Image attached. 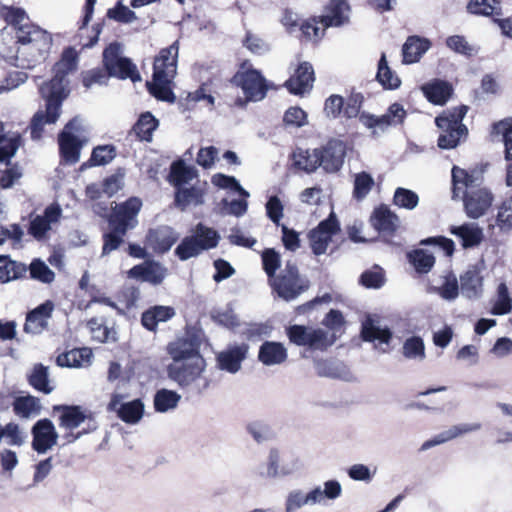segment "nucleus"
<instances>
[{
    "mask_svg": "<svg viewBox=\"0 0 512 512\" xmlns=\"http://www.w3.org/2000/svg\"><path fill=\"white\" fill-rule=\"evenodd\" d=\"M115 157V148L112 145L98 146L93 149L91 157L86 165L100 166L111 162Z\"/></svg>",
    "mask_w": 512,
    "mask_h": 512,
    "instance_id": "61",
    "label": "nucleus"
},
{
    "mask_svg": "<svg viewBox=\"0 0 512 512\" xmlns=\"http://www.w3.org/2000/svg\"><path fill=\"white\" fill-rule=\"evenodd\" d=\"M219 240L220 235L216 230L199 223L192 235L182 239L175 249V255L181 261H186L197 257L203 251L215 248Z\"/></svg>",
    "mask_w": 512,
    "mask_h": 512,
    "instance_id": "10",
    "label": "nucleus"
},
{
    "mask_svg": "<svg viewBox=\"0 0 512 512\" xmlns=\"http://www.w3.org/2000/svg\"><path fill=\"white\" fill-rule=\"evenodd\" d=\"M314 82V70L310 63L299 64L294 74L285 82L288 91L295 95H302L311 90Z\"/></svg>",
    "mask_w": 512,
    "mask_h": 512,
    "instance_id": "26",
    "label": "nucleus"
},
{
    "mask_svg": "<svg viewBox=\"0 0 512 512\" xmlns=\"http://www.w3.org/2000/svg\"><path fill=\"white\" fill-rule=\"evenodd\" d=\"M1 16L8 27L0 33V57L12 66L31 69L50 50V34L31 24L22 8L3 7Z\"/></svg>",
    "mask_w": 512,
    "mask_h": 512,
    "instance_id": "2",
    "label": "nucleus"
},
{
    "mask_svg": "<svg viewBox=\"0 0 512 512\" xmlns=\"http://www.w3.org/2000/svg\"><path fill=\"white\" fill-rule=\"evenodd\" d=\"M29 384L36 390L44 394H50L53 391V386L49 382L48 367L37 364L34 366L31 374L29 375Z\"/></svg>",
    "mask_w": 512,
    "mask_h": 512,
    "instance_id": "47",
    "label": "nucleus"
},
{
    "mask_svg": "<svg viewBox=\"0 0 512 512\" xmlns=\"http://www.w3.org/2000/svg\"><path fill=\"white\" fill-rule=\"evenodd\" d=\"M258 358L264 365H278L287 359V350L282 343L266 341L260 346Z\"/></svg>",
    "mask_w": 512,
    "mask_h": 512,
    "instance_id": "34",
    "label": "nucleus"
},
{
    "mask_svg": "<svg viewBox=\"0 0 512 512\" xmlns=\"http://www.w3.org/2000/svg\"><path fill=\"white\" fill-rule=\"evenodd\" d=\"M53 310L54 303L47 300L30 311L26 317L24 331L30 334H40L43 332L48 327Z\"/></svg>",
    "mask_w": 512,
    "mask_h": 512,
    "instance_id": "25",
    "label": "nucleus"
},
{
    "mask_svg": "<svg viewBox=\"0 0 512 512\" xmlns=\"http://www.w3.org/2000/svg\"><path fill=\"white\" fill-rule=\"evenodd\" d=\"M269 282L278 296L286 301L296 299L309 287L308 280L300 277L296 264L290 261L285 264L280 274Z\"/></svg>",
    "mask_w": 512,
    "mask_h": 512,
    "instance_id": "11",
    "label": "nucleus"
},
{
    "mask_svg": "<svg viewBox=\"0 0 512 512\" xmlns=\"http://www.w3.org/2000/svg\"><path fill=\"white\" fill-rule=\"evenodd\" d=\"M233 83L243 90L247 100L260 101L267 93L268 84L260 71L252 68L242 69L233 77Z\"/></svg>",
    "mask_w": 512,
    "mask_h": 512,
    "instance_id": "15",
    "label": "nucleus"
},
{
    "mask_svg": "<svg viewBox=\"0 0 512 512\" xmlns=\"http://www.w3.org/2000/svg\"><path fill=\"white\" fill-rule=\"evenodd\" d=\"M483 182L481 171H466L457 166L452 168L453 199L463 200L464 211L468 218L478 219L484 216L494 202L493 193Z\"/></svg>",
    "mask_w": 512,
    "mask_h": 512,
    "instance_id": "5",
    "label": "nucleus"
},
{
    "mask_svg": "<svg viewBox=\"0 0 512 512\" xmlns=\"http://www.w3.org/2000/svg\"><path fill=\"white\" fill-rule=\"evenodd\" d=\"M286 333L291 343L309 350L325 351L335 343V336L323 328L292 325L287 328Z\"/></svg>",
    "mask_w": 512,
    "mask_h": 512,
    "instance_id": "13",
    "label": "nucleus"
},
{
    "mask_svg": "<svg viewBox=\"0 0 512 512\" xmlns=\"http://www.w3.org/2000/svg\"><path fill=\"white\" fill-rule=\"evenodd\" d=\"M374 185V178L368 172L362 171L355 174L353 183V197L358 201L365 199Z\"/></svg>",
    "mask_w": 512,
    "mask_h": 512,
    "instance_id": "50",
    "label": "nucleus"
},
{
    "mask_svg": "<svg viewBox=\"0 0 512 512\" xmlns=\"http://www.w3.org/2000/svg\"><path fill=\"white\" fill-rule=\"evenodd\" d=\"M58 141L63 159L68 163H76L80 158V150L87 141L82 119L75 117L69 121L59 135Z\"/></svg>",
    "mask_w": 512,
    "mask_h": 512,
    "instance_id": "12",
    "label": "nucleus"
},
{
    "mask_svg": "<svg viewBox=\"0 0 512 512\" xmlns=\"http://www.w3.org/2000/svg\"><path fill=\"white\" fill-rule=\"evenodd\" d=\"M362 336L366 341H379L380 344L388 345L392 332L387 327L379 326L374 320L368 318L362 326Z\"/></svg>",
    "mask_w": 512,
    "mask_h": 512,
    "instance_id": "41",
    "label": "nucleus"
},
{
    "mask_svg": "<svg viewBox=\"0 0 512 512\" xmlns=\"http://www.w3.org/2000/svg\"><path fill=\"white\" fill-rule=\"evenodd\" d=\"M211 182L214 186L219 187L221 189H228L237 192L243 198L249 197V193L239 184V182L233 176H227L220 173L215 174L213 175Z\"/></svg>",
    "mask_w": 512,
    "mask_h": 512,
    "instance_id": "60",
    "label": "nucleus"
},
{
    "mask_svg": "<svg viewBox=\"0 0 512 512\" xmlns=\"http://www.w3.org/2000/svg\"><path fill=\"white\" fill-rule=\"evenodd\" d=\"M430 46L431 42L427 38L419 36L408 37L402 47L403 62L406 64L418 62Z\"/></svg>",
    "mask_w": 512,
    "mask_h": 512,
    "instance_id": "31",
    "label": "nucleus"
},
{
    "mask_svg": "<svg viewBox=\"0 0 512 512\" xmlns=\"http://www.w3.org/2000/svg\"><path fill=\"white\" fill-rule=\"evenodd\" d=\"M32 448L38 454H44L52 449L58 440V433L54 424L49 419L38 420L31 430Z\"/></svg>",
    "mask_w": 512,
    "mask_h": 512,
    "instance_id": "19",
    "label": "nucleus"
},
{
    "mask_svg": "<svg viewBox=\"0 0 512 512\" xmlns=\"http://www.w3.org/2000/svg\"><path fill=\"white\" fill-rule=\"evenodd\" d=\"M360 283L370 289H379L385 283L384 270L379 266H374L364 271L360 276Z\"/></svg>",
    "mask_w": 512,
    "mask_h": 512,
    "instance_id": "57",
    "label": "nucleus"
},
{
    "mask_svg": "<svg viewBox=\"0 0 512 512\" xmlns=\"http://www.w3.org/2000/svg\"><path fill=\"white\" fill-rule=\"evenodd\" d=\"M408 258L410 263L419 273H428L435 263L434 256L422 249L409 253Z\"/></svg>",
    "mask_w": 512,
    "mask_h": 512,
    "instance_id": "52",
    "label": "nucleus"
},
{
    "mask_svg": "<svg viewBox=\"0 0 512 512\" xmlns=\"http://www.w3.org/2000/svg\"><path fill=\"white\" fill-rule=\"evenodd\" d=\"M104 67L112 77L131 79L133 82L140 79L136 66L130 59L122 56V48L118 43H111L103 52Z\"/></svg>",
    "mask_w": 512,
    "mask_h": 512,
    "instance_id": "14",
    "label": "nucleus"
},
{
    "mask_svg": "<svg viewBox=\"0 0 512 512\" xmlns=\"http://www.w3.org/2000/svg\"><path fill=\"white\" fill-rule=\"evenodd\" d=\"M54 410L60 413L59 426L69 431L63 436L67 444L97 428L92 414L80 406L59 405Z\"/></svg>",
    "mask_w": 512,
    "mask_h": 512,
    "instance_id": "8",
    "label": "nucleus"
},
{
    "mask_svg": "<svg viewBox=\"0 0 512 512\" xmlns=\"http://www.w3.org/2000/svg\"><path fill=\"white\" fill-rule=\"evenodd\" d=\"M393 203L399 208L413 210L419 203V197L414 191L399 187L394 192Z\"/></svg>",
    "mask_w": 512,
    "mask_h": 512,
    "instance_id": "56",
    "label": "nucleus"
},
{
    "mask_svg": "<svg viewBox=\"0 0 512 512\" xmlns=\"http://www.w3.org/2000/svg\"><path fill=\"white\" fill-rule=\"evenodd\" d=\"M179 52L178 41L160 50L154 60L153 79L147 83L150 93L159 100L174 102L175 96L170 88L177 71Z\"/></svg>",
    "mask_w": 512,
    "mask_h": 512,
    "instance_id": "6",
    "label": "nucleus"
},
{
    "mask_svg": "<svg viewBox=\"0 0 512 512\" xmlns=\"http://www.w3.org/2000/svg\"><path fill=\"white\" fill-rule=\"evenodd\" d=\"M342 494V486L337 480H328L322 486H315L305 493L301 489L291 490L285 499V512H295L306 505H324L334 501Z\"/></svg>",
    "mask_w": 512,
    "mask_h": 512,
    "instance_id": "7",
    "label": "nucleus"
},
{
    "mask_svg": "<svg viewBox=\"0 0 512 512\" xmlns=\"http://www.w3.org/2000/svg\"><path fill=\"white\" fill-rule=\"evenodd\" d=\"M141 207L142 201L138 197H130L125 202L117 204L113 209L110 225L116 231L126 234L128 229H132L137 225V215Z\"/></svg>",
    "mask_w": 512,
    "mask_h": 512,
    "instance_id": "16",
    "label": "nucleus"
},
{
    "mask_svg": "<svg viewBox=\"0 0 512 512\" xmlns=\"http://www.w3.org/2000/svg\"><path fill=\"white\" fill-rule=\"evenodd\" d=\"M14 413L23 419H28L40 413L41 405L39 399L33 396L17 397L13 402Z\"/></svg>",
    "mask_w": 512,
    "mask_h": 512,
    "instance_id": "42",
    "label": "nucleus"
},
{
    "mask_svg": "<svg viewBox=\"0 0 512 512\" xmlns=\"http://www.w3.org/2000/svg\"><path fill=\"white\" fill-rule=\"evenodd\" d=\"M124 395L113 394L108 404V410L116 412L117 416L129 424L138 423L144 413V405L141 400L136 399L130 402H124Z\"/></svg>",
    "mask_w": 512,
    "mask_h": 512,
    "instance_id": "20",
    "label": "nucleus"
},
{
    "mask_svg": "<svg viewBox=\"0 0 512 512\" xmlns=\"http://www.w3.org/2000/svg\"><path fill=\"white\" fill-rule=\"evenodd\" d=\"M511 308L512 299L509 295L508 288L505 283H501L497 288V298L491 312L494 315H504L509 313Z\"/></svg>",
    "mask_w": 512,
    "mask_h": 512,
    "instance_id": "59",
    "label": "nucleus"
},
{
    "mask_svg": "<svg viewBox=\"0 0 512 512\" xmlns=\"http://www.w3.org/2000/svg\"><path fill=\"white\" fill-rule=\"evenodd\" d=\"M174 315L175 310L173 307L156 305L143 312L141 322L146 329L155 331L158 323L166 322L174 317Z\"/></svg>",
    "mask_w": 512,
    "mask_h": 512,
    "instance_id": "37",
    "label": "nucleus"
},
{
    "mask_svg": "<svg viewBox=\"0 0 512 512\" xmlns=\"http://www.w3.org/2000/svg\"><path fill=\"white\" fill-rule=\"evenodd\" d=\"M406 117V110L399 103H393L389 106L387 112L381 116L362 113L359 117L360 122L372 130L374 135L378 131L383 132L390 126H397L403 123Z\"/></svg>",
    "mask_w": 512,
    "mask_h": 512,
    "instance_id": "18",
    "label": "nucleus"
},
{
    "mask_svg": "<svg viewBox=\"0 0 512 512\" xmlns=\"http://www.w3.org/2000/svg\"><path fill=\"white\" fill-rule=\"evenodd\" d=\"M197 177L198 172L196 168L186 165L183 160H178L172 163L169 180L176 189L184 187V185L189 184Z\"/></svg>",
    "mask_w": 512,
    "mask_h": 512,
    "instance_id": "36",
    "label": "nucleus"
},
{
    "mask_svg": "<svg viewBox=\"0 0 512 512\" xmlns=\"http://www.w3.org/2000/svg\"><path fill=\"white\" fill-rule=\"evenodd\" d=\"M460 291L468 299H478L483 293V277L476 267L468 268L460 276Z\"/></svg>",
    "mask_w": 512,
    "mask_h": 512,
    "instance_id": "27",
    "label": "nucleus"
},
{
    "mask_svg": "<svg viewBox=\"0 0 512 512\" xmlns=\"http://www.w3.org/2000/svg\"><path fill=\"white\" fill-rule=\"evenodd\" d=\"M319 165L328 173H334L340 170L344 163L345 145L339 140H330L326 145L317 148Z\"/></svg>",
    "mask_w": 512,
    "mask_h": 512,
    "instance_id": "21",
    "label": "nucleus"
},
{
    "mask_svg": "<svg viewBox=\"0 0 512 512\" xmlns=\"http://www.w3.org/2000/svg\"><path fill=\"white\" fill-rule=\"evenodd\" d=\"M181 398V395L174 390L166 388L159 389L156 391L153 398L154 409L158 413L174 411L178 407Z\"/></svg>",
    "mask_w": 512,
    "mask_h": 512,
    "instance_id": "39",
    "label": "nucleus"
},
{
    "mask_svg": "<svg viewBox=\"0 0 512 512\" xmlns=\"http://www.w3.org/2000/svg\"><path fill=\"white\" fill-rule=\"evenodd\" d=\"M106 16L119 23L129 24L137 19L134 11L124 5L122 1H118L114 7L109 8Z\"/></svg>",
    "mask_w": 512,
    "mask_h": 512,
    "instance_id": "58",
    "label": "nucleus"
},
{
    "mask_svg": "<svg viewBox=\"0 0 512 512\" xmlns=\"http://www.w3.org/2000/svg\"><path fill=\"white\" fill-rule=\"evenodd\" d=\"M61 215L62 210L58 204L48 206L43 215H37L31 220L29 234L38 240L45 238L53 226L58 224Z\"/></svg>",
    "mask_w": 512,
    "mask_h": 512,
    "instance_id": "23",
    "label": "nucleus"
},
{
    "mask_svg": "<svg viewBox=\"0 0 512 512\" xmlns=\"http://www.w3.org/2000/svg\"><path fill=\"white\" fill-rule=\"evenodd\" d=\"M450 232L461 240L464 248L478 246L484 238L483 230L476 223L452 226Z\"/></svg>",
    "mask_w": 512,
    "mask_h": 512,
    "instance_id": "32",
    "label": "nucleus"
},
{
    "mask_svg": "<svg viewBox=\"0 0 512 512\" xmlns=\"http://www.w3.org/2000/svg\"><path fill=\"white\" fill-rule=\"evenodd\" d=\"M468 112V106L461 105L444 111L436 119V125L443 131L438 138V146L442 149L455 148L460 139L468 133L462 120Z\"/></svg>",
    "mask_w": 512,
    "mask_h": 512,
    "instance_id": "9",
    "label": "nucleus"
},
{
    "mask_svg": "<svg viewBox=\"0 0 512 512\" xmlns=\"http://www.w3.org/2000/svg\"><path fill=\"white\" fill-rule=\"evenodd\" d=\"M92 357L93 353L90 348H76L58 355L56 363L61 367L81 368L89 366Z\"/></svg>",
    "mask_w": 512,
    "mask_h": 512,
    "instance_id": "29",
    "label": "nucleus"
},
{
    "mask_svg": "<svg viewBox=\"0 0 512 512\" xmlns=\"http://www.w3.org/2000/svg\"><path fill=\"white\" fill-rule=\"evenodd\" d=\"M0 262V283H7L25 275L27 267L21 262L11 260L9 256L3 255Z\"/></svg>",
    "mask_w": 512,
    "mask_h": 512,
    "instance_id": "45",
    "label": "nucleus"
},
{
    "mask_svg": "<svg viewBox=\"0 0 512 512\" xmlns=\"http://www.w3.org/2000/svg\"><path fill=\"white\" fill-rule=\"evenodd\" d=\"M1 16L8 27L0 33V57L12 66L31 69L50 50V34L31 24L22 8L3 7Z\"/></svg>",
    "mask_w": 512,
    "mask_h": 512,
    "instance_id": "1",
    "label": "nucleus"
},
{
    "mask_svg": "<svg viewBox=\"0 0 512 512\" xmlns=\"http://www.w3.org/2000/svg\"><path fill=\"white\" fill-rule=\"evenodd\" d=\"M376 79L385 89L394 90L397 89L401 84V80L397 74L388 66L384 53H382L378 62Z\"/></svg>",
    "mask_w": 512,
    "mask_h": 512,
    "instance_id": "46",
    "label": "nucleus"
},
{
    "mask_svg": "<svg viewBox=\"0 0 512 512\" xmlns=\"http://www.w3.org/2000/svg\"><path fill=\"white\" fill-rule=\"evenodd\" d=\"M493 133L502 135L505 145V158L512 160V118H506L493 125Z\"/></svg>",
    "mask_w": 512,
    "mask_h": 512,
    "instance_id": "51",
    "label": "nucleus"
},
{
    "mask_svg": "<svg viewBox=\"0 0 512 512\" xmlns=\"http://www.w3.org/2000/svg\"><path fill=\"white\" fill-rule=\"evenodd\" d=\"M322 324L327 328L325 330L328 331L330 335L335 336L336 341L340 334L343 332V315L338 310H330V312L323 319Z\"/></svg>",
    "mask_w": 512,
    "mask_h": 512,
    "instance_id": "63",
    "label": "nucleus"
},
{
    "mask_svg": "<svg viewBox=\"0 0 512 512\" xmlns=\"http://www.w3.org/2000/svg\"><path fill=\"white\" fill-rule=\"evenodd\" d=\"M248 348L245 343L229 345L216 356L218 368L231 374L237 373L247 357Z\"/></svg>",
    "mask_w": 512,
    "mask_h": 512,
    "instance_id": "22",
    "label": "nucleus"
},
{
    "mask_svg": "<svg viewBox=\"0 0 512 512\" xmlns=\"http://www.w3.org/2000/svg\"><path fill=\"white\" fill-rule=\"evenodd\" d=\"M168 274L167 268L156 261H145L135 265L128 272L131 279L148 282L153 285L161 284Z\"/></svg>",
    "mask_w": 512,
    "mask_h": 512,
    "instance_id": "24",
    "label": "nucleus"
},
{
    "mask_svg": "<svg viewBox=\"0 0 512 512\" xmlns=\"http://www.w3.org/2000/svg\"><path fill=\"white\" fill-rule=\"evenodd\" d=\"M496 224L503 232L512 230V198L503 201L498 207Z\"/></svg>",
    "mask_w": 512,
    "mask_h": 512,
    "instance_id": "64",
    "label": "nucleus"
},
{
    "mask_svg": "<svg viewBox=\"0 0 512 512\" xmlns=\"http://www.w3.org/2000/svg\"><path fill=\"white\" fill-rule=\"evenodd\" d=\"M204 194V189L197 185L176 189L175 205L182 211L186 210L189 206L202 205L204 203Z\"/></svg>",
    "mask_w": 512,
    "mask_h": 512,
    "instance_id": "35",
    "label": "nucleus"
},
{
    "mask_svg": "<svg viewBox=\"0 0 512 512\" xmlns=\"http://www.w3.org/2000/svg\"><path fill=\"white\" fill-rule=\"evenodd\" d=\"M430 292L438 294L443 300L454 301L459 296V286L454 274L448 273L442 277L439 286H431Z\"/></svg>",
    "mask_w": 512,
    "mask_h": 512,
    "instance_id": "43",
    "label": "nucleus"
},
{
    "mask_svg": "<svg viewBox=\"0 0 512 512\" xmlns=\"http://www.w3.org/2000/svg\"><path fill=\"white\" fill-rule=\"evenodd\" d=\"M91 336L98 342H108L115 340L116 332L114 329L104 325L103 321L98 318H92L87 322Z\"/></svg>",
    "mask_w": 512,
    "mask_h": 512,
    "instance_id": "53",
    "label": "nucleus"
},
{
    "mask_svg": "<svg viewBox=\"0 0 512 512\" xmlns=\"http://www.w3.org/2000/svg\"><path fill=\"white\" fill-rule=\"evenodd\" d=\"M349 5L343 0H332L322 15V24L325 27H338L349 20Z\"/></svg>",
    "mask_w": 512,
    "mask_h": 512,
    "instance_id": "28",
    "label": "nucleus"
},
{
    "mask_svg": "<svg viewBox=\"0 0 512 512\" xmlns=\"http://www.w3.org/2000/svg\"><path fill=\"white\" fill-rule=\"evenodd\" d=\"M318 157L317 148L312 150L297 148L292 155L294 165L307 173H312L320 167Z\"/></svg>",
    "mask_w": 512,
    "mask_h": 512,
    "instance_id": "40",
    "label": "nucleus"
},
{
    "mask_svg": "<svg viewBox=\"0 0 512 512\" xmlns=\"http://www.w3.org/2000/svg\"><path fill=\"white\" fill-rule=\"evenodd\" d=\"M158 125V120L150 112H145L133 126V132L140 140L150 142Z\"/></svg>",
    "mask_w": 512,
    "mask_h": 512,
    "instance_id": "44",
    "label": "nucleus"
},
{
    "mask_svg": "<svg viewBox=\"0 0 512 512\" xmlns=\"http://www.w3.org/2000/svg\"><path fill=\"white\" fill-rule=\"evenodd\" d=\"M446 46L455 53L472 57L477 54L478 49L471 45L464 36L452 35L446 39Z\"/></svg>",
    "mask_w": 512,
    "mask_h": 512,
    "instance_id": "55",
    "label": "nucleus"
},
{
    "mask_svg": "<svg viewBox=\"0 0 512 512\" xmlns=\"http://www.w3.org/2000/svg\"><path fill=\"white\" fill-rule=\"evenodd\" d=\"M373 226L383 233H393L399 224V219L388 207L380 206L372 216Z\"/></svg>",
    "mask_w": 512,
    "mask_h": 512,
    "instance_id": "38",
    "label": "nucleus"
},
{
    "mask_svg": "<svg viewBox=\"0 0 512 512\" xmlns=\"http://www.w3.org/2000/svg\"><path fill=\"white\" fill-rule=\"evenodd\" d=\"M425 97L433 104L443 105L452 94V86L447 81L433 80L422 87Z\"/></svg>",
    "mask_w": 512,
    "mask_h": 512,
    "instance_id": "33",
    "label": "nucleus"
},
{
    "mask_svg": "<svg viewBox=\"0 0 512 512\" xmlns=\"http://www.w3.org/2000/svg\"><path fill=\"white\" fill-rule=\"evenodd\" d=\"M402 354L406 359L423 361L426 357L423 339L420 336L407 338L402 346Z\"/></svg>",
    "mask_w": 512,
    "mask_h": 512,
    "instance_id": "48",
    "label": "nucleus"
},
{
    "mask_svg": "<svg viewBox=\"0 0 512 512\" xmlns=\"http://www.w3.org/2000/svg\"><path fill=\"white\" fill-rule=\"evenodd\" d=\"M31 278L43 283L54 281L55 273L40 259L32 261L29 267Z\"/></svg>",
    "mask_w": 512,
    "mask_h": 512,
    "instance_id": "62",
    "label": "nucleus"
},
{
    "mask_svg": "<svg viewBox=\"0 0 512 512\" xmlns=\"http://www.w3.org/2000/svg\"><path fill=\"white\" fill-rule=\"evenodd\" d=\"M1 440L10 446L20 447L26 442L27 435L25 431L15 422H9L2 426L0 424Z\"/></svg>",
    "mask_w": 512,
    "mask_h": 512,
    "instance_id": "49",
    "label": "nucleus"
},
{
    "mask_svg": "<svg viewBox=\"0 0 512 512\" xmlns=\"http://www.w3.org/2000/svg\"><path fill=\"white\" fill-rule=\"evenodd\" d=\"M177 240V232L168 226H162L150 231L148 235L150 245L158 253L169 251Z\"/></svg>",
    "mask_w": 512,
    "mask_h": 512,
    "instance_id": "30",
    "label": "nucleus"
},
{
    "mask_svg": "<svg viewBox=\"0 0 512 512\" xmlns=\"http://www.w3.org/2000/svg\"><path fill=\"white\" fill-rule=\"evenodd\" d=\"M280 455L278 450L271 449L268 456L266 465H260L256 469V474L261 478H276L280 475H284V472L279 470Z\"/></svg>",
    "mask_w": 512,
    "mask_h": 512,
    "instance_id": "54",
    "label": "nucleus"
},
{
    "mask_svg": "<svg viewBox=\"0 0 512 512\" xmlns=\"http://www.w3.org/2000/svg\"><path fill=\"white\" fill-rule=\"evenodd\" d=\"M77 65L78 54L76 50L73 48L65 49L61 59L54 65L53 78L39 87L40 94L46 101V109L45 111H38L32 118L30 125L32 139H40L44 125L54 124L60 117L62 102L70 92L67 76L76 71Z\"/></svg>",
    "mask_w": 512,
    "mask_h": 512,
    "instance_id": "4",
    "label": "nucleus"
},
{
    "mask_svg": "<svg viewBox=\"0 0 512 512\" xmlns=\"http://www.w3.org/2000/svg\"><path fill=\"white\" fill-rule=\"evenodd\" d=\"M166 353L172 360L166 367L167 377L182 391L199 396L210 388L212 379L196 336L187 334L169 342Z\"/></svg>",
    "mask_w": 512,
    "mask_h": 512,
    "instance_id": "3",
    "label": "nucleus"
},
{
    "mask_svg": "<svg viewBox=\"0 0 512 512\" xmlns=\"http://www.w3.org/2000/svg\"><path fill=\"white\" fill-rule=\"evenodd\" d=\"M340 231V224L334 212L327 219L309 232V242L312 252L319 256L326 253L332 237Z\"/></svg>",
    "mask_w": 512,
    "mask_h": 512,
    "instance_id": "17",
    "label": "nucleus"
}]
</instances>
